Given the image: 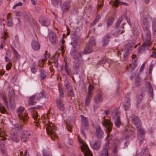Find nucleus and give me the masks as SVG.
I'll use <instances>...</instances> for the list:
<instances>
[{
  "label": "nucleus",
  "instance_id": "1a4fd4ad",
  "mask_svg": "<svg viewBox=\"0 0 156 156\" xmlns=\"http://www.w3.org/2000/svg\"><path fill=\"white\" fill-rule=\"evenodd\" d=\"M131 120L132 122L134 124L137 128H138L141 125L140 121L137 117L132 115Z\"/></svg>",
  "mask_w": 156,
  "mask_h": 156
},
{
  "label": "nucleus",
  "instance_id": "473e14b6",
  "mask_svg": "<svg viewBox=\"0 0 156 156\" xmlns=\"http://www.w3.org/2000/svg\"><path fill=\"white\" fill-rule=\"evenodd\" d=\"M92 97V95H88L85 101L86 106H88L89 105Z\"/></svg>",
  "mask_w": 156,
  "mask_h": 156
},
{
  "label": "nucleus",
  "instance_id": "5701e85b",
  "mask_svg": "<svg viewBox=\"0 0 156 156\" xmlns=\"http://www.w3.org/2000/svg\"><path fill=\"white\" fill-rule=\"evenodd\" d=\"M56 102L57 106L59 109L61 111H64L65 108L62 101L59 99L57 100Z\"/></svg>",
  "mask_w": 156,
  "mask_h": 156
},
{
  "label": "nucleus",
  "instance_id": "0e129e2a",
  "mask_svg": "<svg viewBox=\"0 0 156 156\" xmlns=\"http://www.w3.org/2000/svg\"><path fill=\"white\" fill-rule=\"evenodd\" d=\"M12 66V63L9 62L6 66V69L7 70H9L11 69Z\"/></svg>",
  "mask_w": 156,
  "mask_h": 156
},
{
  "label": "nucleus",
  "instance_id": "338daca9",
  "mask_svg": "<svg viewBox=\"0 0 156 156\" xmlns=\"http://www.w3.org/2000/svg\"><path fill=\"white\" fill-rule=\"evenodd\" d=\"M147 19L145 18H144L143 20V24H148V22L147 21Z\"/></svg>",
  "mask_w": 156,
  "mask_h": 156
},
{
  "label": "nucleus",
  "instance_id": "9b49d317",
  "mask_svg": "<svg viewBox=\"0 0 156 156\" xmlns=\"http://www.w3.org/2000/svg\"><path fill=\"white\" fill-rule=\"evenodd\" d=\"M136 56L135 55H133L132 56V58L133 59L132 62H133V63L130 64L129 67H127L128 69L130 70L131 71H133L135 67H136L137 66V60L135 58H133Z\"/></svg>",
  "mask_w": 156,
  "mask_h": 156
},
{
  "label": "nucleus",
  "instance_id": "6ab92c4d",
  "mask_svg": "<svg viewBox=\"0 0 156 156\" xmlns=\"http://www.w3.org/2000/svg\"><path fill=\"white\" fill-rule=\"evenodd\" d=\"M49 38L50 42L52 44H57L58 40L55 34H52L50 35Z\"/></svg>",
  "mask_w": 156,
  "mask_h": 156
},
{
  "label": "nucleus",
  "instance_id": "a19ab883",
  "mask_svg": "<svg viewBox=\"0 0 156 156\" xmlns=\"http://www.w3.org/2000/svg\"><path fill=\"white\" fill-rule=\"evenodd\" d=\"M94 89L93 86L91 85L90 84L88 87V95H92V92Z\"/></svg>",
  "mask_w": 156,
  "mask_h": 156
},
{
  "label": "nucleus",
  "instance_id": "4be33fe9",
  "mask_svg": "<svg viewBox=\"0 0 156 156\" xmlns=\"http://www.w3.org/2000/svg\"><path fill=\"white\" fill-rule=\"evenodd\" d=\"M8 37L7 32L4 31L2 33V37H1V41L4 44H6L7 42L6 38Z\"/></svg>",
  "mask_w": 156,
  "mask_h": 156
},
{
  "label": "nucleus",
  "instance_id": "412c9836",
  "mask_svg": "<svg viewBox=\"0 0 156 156\" xmlns=\"http://www.w3.org/2000/svg\"><path fill=\"white\" fill-rule=\"evenodd\" d=\"M115 115L117 116L115 121V124L116 127H119L121 124V122L120 119L119 113L118 112H116L115 113Z\"/></svg>",
  "mask_w": 156,
  "mask_h": 156
},
{
  "label": "nucleus",
  "instance_id": "dca6fc26",
  "mask_svg": "<svg viewBox=\"0 0 156 156\" xmlns=\"http://www.w3.org/2000/svg\"><path fill=\"white\" fill-rule=\"evenodd\" d=\"M92 148L95 150H98L101 147V143L100 141L95 140L94 142L91 144Z\"/></svg>",
  "mask_w": 156,
  "mask_h": 156
},
{
  "label": "nucleus",
  "instance_id": "cd10ccee",
  "mask_svg": "<svg viewBox=\"0 0 156 156\" xmlns=\"http://www.w3.org/2000/svg\"><path fill=\"white\" fill-rule=\"evenodd\" d=\"M37 98H36L35 95L33 96L30 97L29 99V104L30 105H33L37 102Z\"/></svg>",
  "mask_w": 156,
  "mask_h": 156
},
{
  "label": "nucleus",
  "instance_id": "7ed1b4c3",
  "mask_svg": "<svg viewBox=\"0 0 156 156\" xmlns=\"http://www.w3.org/2000/svg\"><path fill=\"white\" fill-rule=\"evenodd\" d=\"M24 109L22 107H19L17 111L19 119V120L20 122H23L24 123L27 120L29 117L26 113H24Z\"/></svg>",
  "mask_w": 156,
  "mask_h": 156
},
{
  "label": "nucleus",
  "instance_id": "72a5a7b5",
  "mask_svg": "<svg viewBox=\"0 0 156 156\" xmlns=\"http://www.w3.org/2000/svg\"><path fill=\"white\" fill-rule=\"evenodd\" d=\"M15 95V93L14 90L11 88H9V97L10 98L12 99Z\"/></svg>",
  "mask_w": 156,
  "mask_h": 156
},
{
  "label": "nucleus",
  "instance_id": "a18cd8bd",
  "mask_svg": "<svg viewBox=\"0 0 156 156\" xmlns=\"http://www.w3.org/2000/svg\"><path fill=\"white\" fill-rule=\"evenodd\" d=\"M68 145H66L69 148H70V149L73 148V141L72 140H69L67 142Z\"/></svg>",
  "mask_w": 156,
  "mask_h": 156
},
{
  "label": "nucleus",
  "instance_id": "aec40b11",
  "mask_svg": "<svg viewBox=\"0 0 156 156\" xmlns=\"http://www.w3.org/2000/svg\"><path fill=\"white\" fill-rule=\"evenodd\" d=\"M32 47L35 50H38L40 48V45L38 42L36 41H33L32 43Z\"/></svg>",
  "mask_w": 156,
  "mask_h": 156
},
{
  "label": "nucleus",
  "instance_id": "603ef678",
  "mask_svg": "<svg viewBox=\"0 0 156 156\" xmlns=\"http://www.w3.org/2000/svg\"><path fill=\"white\" fill-rule=\"evenodd\" d=\"M7 25L9 27H12L13 25L12 18H10L9 19H7Z\"/></svg>",
  "mask_w": 156,
  "mask_h": 156
},
{
  "label": "nucleus",
  "instance_id": "58836bf2",
  "mask_svg": "<svg viewBox=\"0 0 156 156\" xmlns=\"http://www.w3.org/2000/svg\"><path fill=\"white\" fill-rule=\"evenodd\" d=\"M51 2L53 5L55 6L60 5L61 2V0H52Z\"/></svg>",
  "mask_w": 156,
  "mask_h": 156
},
{
  "label": "nucleus",
  "instance_id": "e433bc0d",
  "mask_svg": "<svg viewBox=\"0 0 156 156\" xmlns=\"http://www.w3.org/2000/svg\"><path fill=\"white\" fill-rule=\"evenodd\" d=\"M123 20V18L122 17L120 16L119 17V19H118L117 20V21L115 24V27L116 28H118L121 22L122 21V20Z\"/></svg>",
  "mask_w": 156,
  "mask_h": 156
},
{
  "label": "nucleus",
  "instance_id": "f3484780",
  "mask_svg": "<svg viewBox=\"0 0 156 156\" xmlns=\"http://www.w3.org/2000/svg\"><path fill=\"white\" fill-rule=\"evenodd\" d=\"M109 38H110L109 34H106L102 40V45L103 46H105L108 44Z\"/></svg>",
  "mask_w": 156,
  "mask_h": 156
},
{
  "label": "nucleus",
  "instance_id": "4468645a",
  "mask_svg": "<svg viewBox=\"0 0 156 156\" xmlns=\"http://www.w3.org/2000/svg\"><path fill=\"white\" fill-rule=\"evenodd\" d=\"M96 136L98 138L101 139L104 136V132L100 127L98 126L96 128Z\"/></svg>",
  "mask_w": 156,
  "mask_h": 156
},
{
  "label": "nucleus",
  "instance_id": "864d4df0",
  "mask_svg": "<svg viewBox=\"0 0 156 156\" xmlns=\"http://www.w3.org/2000/svg\"><path fill=\"white\" fill-rule=\"evenodd\" d=\"M130 106V102L129 101H127L124 104V108L125 110L128 109Z\"/></svg>",
  "mask_w": 156,
  "mask_h": 156
},
{
  "label": "nucleus",
  "instance_id": "bb28decb",
  "mask_svg": "<svg viewBox=\"0 0 156 156\" xmlns=\"http://www.w3.org/2000/svg\"><path fill=\"white\" fill-rule=\"evenodd\" d=\"M83 63V61L81 60L79 61L78 62H75L73 65V69L76 70L79 69L81 66V64Z\"/></svg>",
  "mask_w": 156,
  "mask_h": 156
},
{
  "label": "nucleus",
  "instance_id": "13d9d810",
  "mask_svg": "<svg viewBox=\"0 0 156 156\" xmlns=\"http://www.w3.org/2000/svg\"><path fill=\"white\" fill-rule=\"evenodd\" d=\"M47 51H46L45 52V53L44 55V60H45V61H46L47 59L49 57L50 55L49 54H48L47 53Z\"/></svg>",
  "mask_w": 156,
  "mask_h": 156
},
{
  "label": "nucleus",
  "instance_id": "4d7b16f0",
  "mask_svg": "<svg viewBox=\"0 0 156 156\" xmlns=\"http://www.w3.org/2000/svg\"><path fill=\"white\" fill-rule=\"evenodd\" d=\"M45 61H46L43 59H42L41 61H40L39 62V66L40 67H42L44 65V63Z\"/></svg>",
  "mask_w": 156,
  "mask_h": 156
},
{
  "label": "nucleus",
  "instance_id": "ddd939ff",
  "mask_svg": "<svg viewBox=\"0 0 156 156\" xmlns=\"http://www.w3.org/2000/svg\"><path fill=\"white\" fill-rule=\"evenodd\" d=\"M80 117L82 126L87 128L89 125L88 121L87 118L82 115H80Z\"/></svg>",
  "mask_w": 156,
  "mask_h": 156
},
{
  "label": "nucleus",
  "instance_id": "09e8293b",
  "mask_svg": "<svg viewBox=\"0 0 156 156\" xmlns=\"http://www.w3.org/2000/svg\"><path fill=\"white\" fill-rule=\"evenodd\" d=\"M65 70L68 75H69L70 72L68 69V66L67 64V62H65Z\"/></svg>",
  "mask_w": 156,
  "mask_h": 156
},
{
  "label": "nucleus",
  "instance_id": "f03ea898",
  "mask_svg": "<svg viewBox=\"0 0 156 156\" xmlns=\"http://www.w3.org/2000/svg\"><path fill=\"white\" fill-rule=\"evenodd\" d=\"M103 121L102 123L103 126H105L107 129V131H108V136L106 138V139L108 141L107 142L109 143V140L112 139V136L108 134L112 130V123L111 122L108 120H107L105 119V117H103Z\"/></svg>",
  "mask_w": 156,
  "mask_h": 156
},
{
  "label": "nucleus",
  "instance_id": "7c9ffc66",
  "mask_svg": "<svg viewBox=\"0 0 156 156\" xmlns=\"http://www.w3.org/2000/svg\"><path fill=\"white\" fill-rule=\"evenodd\" d=\"M22 13V16H23L24 19L26 20H27L31 17V15L29 12L23 11Z\"/></svg>",
  "mask_w": 156,
  "mask_h": 156
},
{
  "label": "nucleus",
  "instance_id": "a878e982",
  "mask_svg": "<svg viewBox=\"0 0 156 156\" xmlns=\"http://www.w3.org/2000/svg\"><path fill=\"white\" fill-rule=\"evenodd\" d=\"M9 103L8 106L11 109H14L15 108L16 104L14 100L10 98L9 100Z\"/></svg>",
  "mask_w": 156,
  "mask_h": 156
},
{
  "label": "nucleus",
  "instance_id": "6e6d98bb",
  "mask_svg": "<svg viewBox=\"0 0 156 156\" xmlns=\"http://www.w3.org/2000/svg\"><path fill=\"white\" fill-rule=\"evenodd\" d=\"M5 111L6 110L5 108L0 103V112H1L2 113H4Z\"/></svg>",
  "mask_w": 156,
  "mask_h": 156
},
{
  "label": "nucleus",
  "instance_id": "4c0bfd02",
  "mask_svg": "<svg viewBox=\"0 0 156 156\" xmlns=\"http://www.w3.org/2000/svg\"><path fill=\"white\" fill-rule=\"evenodd\" d=\"M5 133L2 131V129L0 128V140L4 141L6 139V138L3 136Z\"/></svg>",
  "mask_w": 156,
  "mask_h": 156
},
{
  "label": "nucleus",
  "instance_id": "69168bd1",
  "mask_svg": "<svg viewBox=\"0 0 156 156\" xmlns=\"http://www.w3.org/2000/svg\"><path fill=\"white\" fill-rule=\"evenodd\" d=\"M23 11L22 12H20L19 11H16V14L17 16H21L23 15Z\"/></svg>",
  "mask_w": 156,
  "mask_h": 156
},
{
  "label": "nucleus",
  "instance_id": "ea45409f",
  "mask_svg": "<svg viewBox=\"0 0 156 156\" xmlns=\"http://www.w3.org/2000/svg\"><path fill=\"white\" fill-rule=\"evenodd\" d=\"M101 16L99 15H98L95 18L94 21L91 24V26H92L94 25L97 23L98 22Z\"/></svg>",
  "mask_w": 156,
  "mask_h": 156
},
{
  "label": "nucleus",
  "instance_id": "f8f14e48",
  "mask_svg": "<svg viewBox=\"0 0 156 156\" xmlns=\"http://www.w3.org/2000/svg\"><path fill=\"white\" fill-rule=\"evenodd\" d=\"M9 139L11 140L16 143L19 142L20 141V138L19 135L16 133H14L10 134Z\"/></svg>",
  "mask_w": 156,
  "mask_h": 156
},
{
  "label": "nucleus",
  "instance_id": "a211bd4d",
  "mask_svg": "<svg viewBox=\"0 0 156 156\" xmlns=\"http://www.w3.org/2000/svg\"><path fill=\"white\" fill-rule=\"evenodd\" d=\"M58 55H55L52 57L51 58L52 60V62H49V65L51 64V63H52L54 64V66L56 68H57L58 66Z\"/></svg>",
  "mask_w": 156,
  "mask_h": 156
},
{
  "label": "nucleus",
  "instance_id": "5fc2aeb1",
  "mask_svg": "<svg viewBox=\"0 0 156 156\" xmlns=\"http://www.w3.org/2000/svg\"><path fill=\"white\" fill-rule=\"evenodd\" d=\"M124 31V30H119L118 31H117L116 33H113V34L115 36H116L119 34L123 33Z\"/></svg>",
  "mask_w": 156,
  "mask_h": 156
},
{
  "label": "nucleus",
  "instance_id": "bf43d9fd",
  "mask_svg": "<svg viewBox=\"0 0 156 156\" xmlns=\"http://www.w3.org/2000/svg\"><path fill=\"white\" fill-rule=\"evenodd\" d=\"M76 39L75 38L74 40V41L71 43L72 45L74 48H75L77 46V40H75Z\"/></svg>",
  "mask_w": 156,
  "mask_h": 156
},
{
  "label": "nucleus",
  "instance_id": "de8ad7c7",
  "mask_svg": "<svg viewBox=\"0 0 156 156\" xmlns=\"http://www.w3.org/2000/svg\"><path fill=\"white\" fill-rule=\"evenodd\" d=\"M30 70L32 73L35 74L37 71L35 66L34 65H32L30 66Z\"/></svg>",
  "mask_w": 156,
  "mask_h": 156
},
{
  "label": "nucleus",
  "instance_id": "f704fd0d",
  "mask_svg": "<svg viewBox=\"0 0 156 156\" xmlns=\"http://www.w3.org/2000/svg\"><path fill=\"white\" fill-rule=\"evenodd\" d=\"M114 18L112 17L109 18L107 20V24L108 27L112 25L113 23Z\"/></svg>",
  "mask_w": 156,
  "mask_h": 156
},
{
  "label": "nucleus",
  "instance_id": "c756f323",
  "mask_svg": "<svg viewBox=\"0 0 156 156\" xmlns=\"http://www.w3.org/2000/svg\"><path fill=\"white\" fill-rule=\"evenodd\" d=\"M112 4L111 3V4H112V5L115 7H117L118 6L119 4H120L121 5L124 4L128 5L126 3L122 2H120L119 0H115L114 2H112Z\"/></svg>",
  "mask_w": 156,
  "mask_h": 156
},
{
  "label": "nucleus",
  "instance_id": "0eeeda50",
  "mask_svg": "<svg viewBox=\"0 0 156 156\" xmlns=\"http://www.w3.org/2000/svg\"><path fill=\"white\" fill-rule=\"evenodd\" d=\"M109 148V142H107L104 145L102 151L99 154V156H109L108 149Z\"/></svg>",
  "mask_w": 156,
  "mask_h": 156
},
{
  "label": "nucleus",
  "instance_id": "79ce46f5",
  "mask_svg": "<svg viewBox=\"0 0 156 156\" xmlns=\"http://www.w3.org/2000/svg\"><path fill=\"white\" fill-rule=\"evenodd\" d=\"M45 94L43 92H42L41 93H40L38 95H37L36 98L37 99V101H39V100L43 97H45Z\"/></svg>",
  "mask_w": 156,
  "mask_h": 156
},
{
  "label": "nucleus",
  "instance_id": "680f3d73",
  "mask_svg": "<svg viewBox=\"0 0 156 156\" xmlns=\"http://www.w3.org/2000/svg\"><path fill=\"white\" fill-rule=\"evenodd\" d=\"M98 2H102V3L101 4H99L97 5V9H99L102 7V5L103 4V0H99Z\"/></svg>",
  "mask_w": 156,
  "mask_h": 156
},
{
  "label": "nucleus",
  "instance_id": "3c124183",
  "mask_svg": "<svg viewBox=\"0 0 156 156\" xmlns=\"http://www.w3.org/2000/svg\"><path fill=\"white\" fill-rule=\"evenodd\" d=\"M59 91L60 94V96L62 98H63L64 97V95L63 92V90L62 88L59 87Z\"/></svg>",
  "mask_w": 156,
  "mask_h": 156
},
{
  "label": "nucleus",
  "instance_id": "6e6552de",
  "mask_svg": "<svg viewBox=\"0 0 156 156\" xmlns=\"http://www.w3.org/2000/svg\"><path fill=\"white\" fill-rule=\"evenodd\" d=\"M30 135V133L28 131H23L21 134V140L23 142H26Z\"/></svg>",
  "mask_w": 156,
  "mask_h": 156
},
{
  "label": "nucleus",
  "instance_id": "37998d69",
  "mask_svg": "<svg viewBox=\"0 0 156 156\" xmlns=\"http://www.w3.org/2000/svg\"><path fill=\"white\" fill-rule=\"evenodd\" d=\"M148 24H143V28L144 30L146 32V36L147 35V34L148 32H149L151 34L150 31L149 30V27L148 25Z\"/></svg>",
  "mask_w": 156,
  "mask_h": 156
},
{
  "label": "nucleus",
  "instance_id": "c9c22d12",
  "mask_svg": "<svg viewBox=\"0 0 156 156\" xmlns=\"http://www.w3.org/2000/svg\"><path fill=\"white\" fill-rule=\"evenodd\" d=\"M89 43V44L92 46L95 45L96 44V42L94 38L93 37H91L90 38Z\"/></svg>",
  "mask_w": 156,
  "mask_h": 156
},
{
  "label": "nucleus",
  "instance_id": "e2e57ef3",
  "mask_svg": "<svg viewBox=\"0 0 156 156\" xmlns=\"http://www.w3.org/2000/svg\"><path fill=\"white\" fill-rule=\"evenodd\" d=\"M143 103L142 102H138L137 103V107L138 108H142L144 107Z\"/></svg>",
  "mask_w": 156,
  "mask_h": 156
},
{
  "label": "nucleus",
  "instance_id": "9d476101",
  "mask_svg": "<svg viewBox=\"0 0 156 156\" xmlns=\"http://www.w3.org/2000/svg\"><path fill=\"white\" fill-rule=\"evenodd\" d=\"M138 140L141 142L144 140V136L145 134V132L144 129L140 128L138 130Z\"/></svg>",
  "mask_w": 156,
  "mask_h": 156
},
{
  "label": "nucleus",
  "instance_id": "052dcab7",
  "mask_svg": "<svg viewBox=\"0 0 156 156\" xmlns=\"http://www.w3.org/2000/svg\"><path fill=\"white\" fill-rule=\"evenodd\" d=\"M12 50L13 51L15 55L16 58H18L19 56V55L17 51L12 47Z\"/></svg>",
  "mask_w": 156,
  "mask_h": 156
},
{
  "label": "nucleus",
  "instance_id": "20e7f679",
  "mask_svg": "<svg viewBox=\"0 0 156 156\" xmlns=\"http://www.w3.org/2000/svg\"><path fill=\"white\" fill-rule=\"evenodd\" d=\"M79 141L80 144L81 151L84 153L85 156H93L86 142L79 138Z\"/></svg>",
  "mask_w": 156,
  "mask_h": 156
},
{
  "label": "nucleus",
  "instance_id": "2eb2a0df",
  "mask_svg": "<svg viewBox=\"0 0 156 156\" xmlns=\"http://www.w3.org/2000/svg\"><path fill=\"white\" fill-rule=\"evenodd\" d=\"M145 84L146 87L148 89V94H149L151 97L153 98V89L151 84L149 82H146Z\"/></svg>",
  "mask_w": 156,
  "mask_h": 156
},
{
  "label": "nucleus",
  "instance_id": "c03bdc74",
  "mask_svg": "<svg viewBox=\"0 0 156 156\" xmlns=\"http://www.w3.org/2000/svg\"><path fill=\"white\" fill-rule=\"evenodd\" d=\"M32 116L35 120H37L38 117L37 112L34 111L32 112Z\"/></svg>",
  "mask_w": 156,
  "mask_h": 156
},
{
  "label": "nucleus",
  "instance_id": "c85d7f7f",
  "mask_svg": "<svg viewBox=\"0 0 156 156\" xmlns=\"http://www.w3.org/2000/svg\"><path fill=\"white\" fill-rule=\"evenodd\" d=\"M93 51V49L91 47L87 46L85 48L83 53L85 54H87L90 53Z\"/></svg>",
  "mask_w": 156,
  "mask_h": 156
},
{
  "label": "nucleus",
  "instance_id": "8fccbe9b",
  "mask_svg": "<svg viewBox=\"0 0 156 156\" xmlns=\"http://www.w3.org/2000/svg\"><path fill=\"white\" fill-rule=\"evenodd\" d=\"M43 156H52L51 153L48 151H44L43 152Z\"/></svg>",
  "mask_w": 156,
  "mask_h": 156
},
{
  "label": "nucleus",
  "instance_id": "b1692460",
  "mask_svg": "<svg viewBox=\"0 0 156 156\" xmlns=\"http://www.w3.org/2000/svg\"><path fill=\"white\" fill-rule=\"evenodd\" d=\"M42 25L45 26H48L50 24V21L48 18H45L40 20Z\"/></svg>",
  "mask_w": 156,
  "mask_h": 156
},
{
  "label": "nucleus",
  "instance_id": "423d86ee",
  "mask_svg": "<svg viewBox=\"0 0 156 156\" xmlns=\"http://www.w3.org/2000/svg\"><path fill=\"white\" fill-rule=\"evenodd\" d=\"M103 100V95L101 93H98L95 95L94 98V111L99 107L98 104L102 102Z\"/></svg>",
  "mask_w": 156,
  "mask_h": 156
},
{
  "label": "nucleus",
  "instance_id": "39448f33",
  "mask_svg": "<svg viewBox=\"0 0 156 156\" xmlns=\"http://www.w3.org/2000/svg\"><path fill=\"white\" fill-rule=\"evenodd\" d=\"M151 38L150 34L149 32H148L146 35L145 42L143 43V45L140 47L138 51L140 53H142L145 51V46H149L151 45V43L150 41Z\"/></svg>",
  "mask_w": 156,
  "mask_h": 156
},
{
  "label": "nucleus",
  "instance_id": "49530a36",
  "mask_svg": "<svg viewBox=\"0 0 156 156\" xmlns=\"http://www.w3.org/2000/svg\"><path fill=\"white\" fill-rule=\"evenodd\" d=\"M83 53L82 52L76 53V55L73 56V58L75 59H76L80 57H82L81 54Z\"/></svg>",
  "mask_w": 156,
  "mask_h": 156
},
{
  "label": "nucleus",
  "instance_id": "393cba45",
  "mask_svg": "<svg viewBox=\"0 0 156 156\" xmlns=\"http://www.w3.org/2000/svg\"><path fill=\"white\" fill-rule=\"evenodd\" d=\"M39 71L41 73L40 76L41 80H44L46 77L47 75V73L42 69H40Z\"/></svg>",
  "mask_w": 156,
  "mask_h": 156
},
{
  "label": "nucleus",
  "instance_id": "774afa93",
  "mask_svg": "<svg viewBox=\"0 0 156 156\" xmlns=\"http://www.w3.org/2000/svg\"><path fill=\"white\" fill-rule=\"evenodd\" d=\"M68 92L70 94L71 97H73L74 96V94L72 89H70Z\"/></svg>",
  "mask_w": 156,
  "mask_h": 156
},
{
  "label": "nucleus",
  "instance_id": "2f4dec72",
  "mask_svg": "<svg viewBox=\"0 0 156 156\" xmlns=\"http://www.w3.org/2000/svg\"><path fill=\"white\" fill-rule=\"evenodd\" d=\"M69 3L66 2L63 3L62 8L63 11H66L69 9Z\"/></svg>",
  "mask_w": 156,
  "mask_h": 156
},
{
  "label": "nucleus",
  "instance_id": "f257e3e1",
  "mask_svg": "<svg viewBox=\"0 0 156 156\" xmlns=\"http://www.w3.org/2000/svg\"><path fill=\"white\" fill-rule=\"evenodd\" d=\"M46 122L45 125L46 126L47 134L50 135L51 138L52 140H54L57 137L55 133L56 130L55 127L52 123L50 122L49 121Z\"/></svg>",
  "mask_w": 156,
  "mask_h": 156
}]
</instances>
